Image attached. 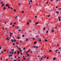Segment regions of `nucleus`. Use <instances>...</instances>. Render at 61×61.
<instances>
[{"label":"nucleus","mask_w":61,"mask_h":61,"mask_svg":"<svg viewBox=\"0 0 61 61\" xmlns=\"http://www.w3.org/2000/svg\"><path fill=\"white\" fill-rule=\"evenodd\" d=\"M61 16H58V18L59 19V20L60 21H61V19H60Z\"/></svg>","instance_id":"obj_1"},{"label":"nucleus","mask_w":61,"mask_h":61,"mask_svg":"<svg viewBox=\"0 0 61 61\" xmlns=\"http://www.w3.org/2000/svg\"><path fill=\"white\" fill-rule=\"evenodd\" d=\"M41 38H39V41H40V42H41Z\"/></svg>","instance_id":"obj_2"},{"label":"nucleus","mask_w":61,"mask_h":61,"mask_svg":"<svg viewBox=\"0 0 61 61\" xmlns=\"http://www.w3.org/2000/svg\"><path fill=\"white\" fill-rule=\"evenodd\" d=\"M20 54L19 51H17V55H19Z\"/></svg>","instance_id":"obj_3"},{"label":"nucleus","mask_w":61,"mask_h":61,"mask_svg":"<svg viewBox=\"0 0 61 61\" xmlns=\"http://www.w3.org/2000/svg\"><path fill=\"white\" fill-rule=\"evenodd\" d=\"M59 10L60 11H61V8L60 7L59 8Z\"/></svg>","instance_id":"obj_4"},{"label":"nucleus","mask_w":61,"mask_h":61,"mask_svg":"<svg viewBox=\"0 0 61 61\" xmlns=\"http://www.w3.org/2000/svg\"><path fill=\"white\" fill-rule=\"evenodd\" d=\"M12 33H10V37H12Z\"/></svg>","instance_id":"obj_5"},{"label":"nucleus","mask_w":61,"mask_h":61,"mask_svg":"<svg viewBox=\"0 0 61 61\" xmlns=\"http://www.w3.org/2000/svg\"><path fill=\"white\" fill-rule=\"evenodd\" d=\"M36 43H37V42L36 41H35L34 42V44H35V45L36 44Z\"/></svg>","instance_id":"obj_6"},{"label":"nucleus","mask_w":61,"mask_h":61,"mask_svg":"<svg viewBox=\"0 0 61 61\" xmlns=\"http://www.w3.org/2000/svg\"><path fill=\"white\" fill-rule=\"evenodd\" d=\"M17 17V16H16L15 17H14V18H15L16 19H17V18H16Z\"/></svg>","instance_id":"obj_7"},{"label":"nucleus","mask_w":61,"mask_h":61,"mask_svg":"<svg viewBox=\"0 0 61 61\" xmlns=\"http://www.w3.org/2000/svg\"><path fill=\"white\" fill-rule=\"evenodd\" d=\"M11 51H12V52H14V49H12L11 50Z\"/></svg>","instance_id":"obj_8"},{"label":"nucleus","mask_w":61,"mask_h":61,"mask_svg":"<svg viewBox=\"0 0 61 61\" xmlns=\"http://www.w3.org/2000/svg\"><path fill=\"white\" fill-rule=\"evenodd\" d=\"M0 3L1 5H2V4H3V1H1Z\"/></svg>","instance_id":"obj_9"},{"label":"nucleus","mask_w":61,"mask_h":61,"mask_svg":"<svg viewBox=\"0 0 61 61\" xmlns=\"http://www.w3.org/2000/svg\"><path fill=\"white\" fill-rule=\"evenodd\" d=\"M5 9H6V7H4L3 9V10H5Z\"/></svg>","instance_id":"obj_10"},{"label":"nucleus","mask_w":61,"mask_h":61,"mask_svg":"<svg viewBox=\"0 0 61 61\" xmlns=\"http://www.w3.org/2000/svg\"><path fill=\"white\" fill-rule=\"evenodd\" d=\"M6 6H8V4L6 5Z\"/></svg>","instance_id":"obj_11"},{"label":"nucleus","mask_w":61,"mask_h":61,"mask_svg":"<svg viewBox=\"0 0 61 61\" xmlns=\"http://www.w3.org/2000/svg\"><path fill=\"white\" fill-rule=\"evenodd\" d=\"M38 24V22H36V23H35V24L36 25H37V24Z\"/></svg>","instance_id":"obj_12"},{"label":"nucleus","mask_w":61,"mask_h":61,"mask_svg":"<svg viewBox=\"0 0 61 61\" xmlns=\"http://www.w3.org/2000/svg\"><path fill=\"white\" fill-rule=\"evenodd\" d=\"M12 45H13V46H15V43H13L12 44Z\"/></svg>","instance_id":"obj_13"},{"label":"nucleus","mask_w":61,"mask_h":61,"mask_svg":"<svg viewBox=\"0 0 61 61\" xmlns=\"http://www.w3.org/2000/svg\"><path fill=\"white\" fill-rule=\"evenodd\" d=\"M4 5H5L4 4H3L1 6V7H2V6H4Z\"/></svg>","instance_id":"obj_14"},{"label":"nucleus","mask_w":61,"mask_h":61,"mask_svg":"<svg viewBox=\"0 0 61 61\" xmlns=\"http://www.w3.org/2000/svg\"><path fill=\"white\" fill-rule=\"evenodd\" d=\"M6 51V49H5L4 50V52H5V51Z\"/></svg>","instance_id":"obj_15"},{"label":"nucleus","mask_w":61,"mask_h":61,"mask_svg":"<svg viewBox=\"0 0 61 61\" xmlns=\"http://www.w3.org/2000/svg\"><path fill=\"white\" fill-rule=\"evenodd\" d=\"M13 41L14 42H15L16 41V40H15V39H14Z\"/></svg>","instance_id":"obj_16"},{"label":"nucleus","mask_w":61,"mask_h":61,"mask_svg":"<svg viewBox=\"0 0 61 61\" xmlns=\"http://www.w3.org/2000/svg\"><path fill=\"white\" fill-rule=\"evenodd\" d=\"M11 41H12V43H13L14 42V41H13V40L11 39Z\"/></svg>","instance_id":"obj_17"},{"label":"nucleus","mask_w":61,"mask_h":61,"mask_svg":"<svg viewBox=\"0 0 61 61\" xmlns=\"http://www.w3.org/2000/svg\"><path fill=\"white\" fill-rule=\"evenodd\" d=\"M20 55L21 56H22V55H23V53H22V52H21V53H20Z\"/></svg>","instance_id":"obj_18"},{"label":"nucleus","mask_w":61,"mask_h":61,"mask_svg":"<svg viewBox=\"0 0 61 61\" xmlns=\"http://www.w3.org/2000/svg\"><path fill=\"white\" fill-rule=\"evenodd\" d=\"M7 53L9 52V49H7Z\"/></svg>","instance_id":"obj_19"},{"label":"nucleus","mask_w":61,"mask_h":61,"mask_svg":"<svg viewBox=\"0 0 61 61\" xmlns=\"http://www.w3.org/2000/svg\"><path fill=\"white\" fill-rule=\"evenodd\" d=\"M22 36L23 37H24V36H25L24 35V34L23 35H22Z\"/></svg>","instance_id":"obj_20"},{"label":"nucleus","mask_w":61,"mask_h":61,"mask_svg":"<svg viewBox=\"0 0 61 61\" xmlns=\"http://www.w3.org/2000/svg\"><path fill=\"white\" fill-rule=\"evenodd\" d=\"M47 16H48V17H50V15H48Z\"/></svg>","instance_id":"obj_21"},{"label":"nucleus","mask_w":61,"mask_h":61,"mask_svg":"<svg viewBox=\"0 0 61 61\" xmlns=\"http://www.w3.org/2000/svg\"><path fill=\"white\" fill-rule=\"evenodd\" d=\"M14 11H15H15H16V10H15V9H14Z\"/></svg>","instance_id":"obj_22"},{"label":"nucleus","mask_w":61,"mask_h":61,"mask_svg":"<svg viewBox=\"0 0 61 61\" xmlns=\"http://www.w3.org/2000/svg\"><path fill=\"white\" fill-rule=\"evenodd\" d=\"M45 41H46L47 42L48 41L47 40H45Z\"/></svg>","instance_id":"obj_23"},{"label":"nucleus","mask_w":61,"mask_h":61,"mask_svg":"<svg viewBox=\"0 0 61 61\" xmlns=\"http://www.w3.org/2000/svg\"><path fill=\"white\" fill-rule=\"evenodd\" d=\"M56 13L57 14H59V12H56Z\"/></svg>","instance_id":"obj_24"},{"label":"nucleus","mask_w":61,"mask_h":61,"mask_svg":"<svg viewBox=\"0 0 61 61\" xmlns=\"http://www.w3.org/2000/svg\"><path fill=\"white\" fill-rule=\"evenodd\" d=\"M9 38V37H8L7 38H6V39L7 40Z\"/></svg>","instance_id":"obj_25"},{"label":"nucleus","mask_w":61,"mask_h":61,"mask_svg":"<svg viewBox=\"0 0 61 61\" xmlns=\"http://www.w3.org/2000/svg\"><path fill=\"white\" fill-rule=\"evenodd\" d=\"M49 52H51V51H52L51 50H50L49 51Z\"/></svg>","instance_id":"obj_26"},{"label":"nucleus","mask_w":61,"mask_h":61,"mask_svg":"<svg viewBox=\"0 0 61 61\" xmlns=\"http://www.w3.org/2000/svg\"><path fill=\"white\" fill-rule=\"evenodd\" d=\"M28 40V39H26V41H27Z\"/></svg>","instance_id":"obj_27"},{"label":"nucleus","mask_w":61,"mask_h":61,"mask_svg":"<svg viewBox=\"0 0 61 61\" xmlns=\"http://www.w3.org/2000/svg\"><path fill=\"white\" fill-rule=\"evenodd\" d=\"M30 2H33V1H32V0H30Z\"/></svg>","instance_id":"obj_28"},{"label":"nucleus","mask_w":61,"mask_h":61,"mask_svg":"<svg viewBox=\"0 0 61 61\" xmlns=\"http://www.w3.org/2000/svg\"><path fill=\"white\" fill-rule=\"evenodd\" d=\"M41 60H43L42 58H41Z\"/></svg>","instance_id":"obj_29"},{"label":"nucleus","mask_w":61,"mask_h":61,"mask_svg":"<svg viewBox=\"0 0 61 61\" xmlns=\"http://www.w3.org/2000/svg\"><path fill=\"white\" fill-rule=\"evenodd\" d=\"M38 47V46H36V48L37 49Z\"/></svg>","instance_id":"obj_30"},{"label":"nucleus","mask_w":61,"mask_h":61,"mask_svg":"<svg viewBox=\"0 0 61 61\" xmlns=\"http://www.w3.org/2000/svg\"><path fill=\"white\" fill-rule=\"evenodd\" d=\"M9 53H10V54H11L12 53V52H11V51H10L9 52Z\"/></svg>","instance_id":"obj_31"},{"label":"nucleus","mask_w":61,"mask_h":61,"mask_svg":"<svg viewBox=\"0 0 61 61\" xmlns=\"http://www.w3.org/2000/svg\"><path fill=\"white\" fill-rule=\"evenodd\" d=\"M48 30H47L46 32V33H48Z\"/></svg>","instance_id":"obj_32"},{"label":"nucleus","mask_w":61,"mask_h":61,"mask_svg":"<svg viewBox=\"0 0 61 61\" xmlns=\"http://www.w3.org/2000/svg\"><path fill=\"white\" fill-rule=\"evenodd\" d=\"M55 58H53V60H55Z\"/></svg>","instance_id":"obj_33"},{"label":"nucleus","mask_w":61,"mask_h":61,"mask_svg":"<svg viewBox=\"0 0 61 61\" xmlns=\"http://www.w3.org/2000/svg\"><path fill=\"white\" fill-rule=\"evenodd\" d=\"M27 25H29V22H27Z\"/></svg>","instance_id":"obj_34"},{"label":"nucleus","mask_w":61,"mask_h":61,"mask_svg":"<svg viewBox=\"0 0 61 61\" xmlns=\"http://www.w3.org/2000/svg\"><path fill=\"white\" fill-rule=\"evenodd\" d=\"M22 13H24V11H22Z\"/></svg>","instance_id":"obj_35"},{"label":"nucleus","mask_w":61,"mask_h":61,"mask_svg":"<svg viewBox=\"0 0 61 61\" xmlns=\"http://www.w3.org/2000/svg\"><path fill=\"white\" fill-rule=\"evenodd\" d=\"M29 21L30 22V23H32V21H30V20H29Z\"/></svg>","instance_id":"obj_36"},{"label":"nucleus","mask_w":61,"mask_h":61,"mask_svg":"<svg viewBox=\"0 0 61 61\" xmlns=\"http://www.w3.org/2000/svg\"><path fill=\"white\" fill-rule=\"evenodd\" d=\"M15 25H12V26L13 27V26H15Z\"/></svg>","instance_id":"obj_37"},{"label":"nucleus","mask_w":61,"mask_h":61,"mask_svg":"<svg viewBox=\"0 0 61 61\" xmlns=\"http://www.w3.org/2000/svg\"><path fill=\"white\" fill-rule=\"evenodd\" d=\"M33 47H34V48H36V47L35 46H33Z\"/></svg>","instance_id":"obj_38"},{"label":"nucleus","mask_w":61,"mask_h":61,"mask_svg":"<svg viewBox=\"0 0 61 61\" xmlns=\"http://www.w3.org/2000/svg\"><path fill=\"white\" fill-rule=\"evenodd\" d=\"M46 59H49L48 57H47V58H46Z\"/></svg>","instance_id":"obj_39"},{"label":"nucleus","mask_w":61,"mask_h":61,"mask_svg":"<svg viewBox=\"0 0 61 61\" xmlns=\"http://www.w3.org/2000/svg\"><path fill=\"white\" fill-rule=\"evenodd\" d=\"M35 18H37V16H35Z\"/></svg>","instance_id":"obj_40"},{"label":"nucleus","mask_w":61,"mask_h":61,"mask_svg":"<svg viewBox=\"0 0 61 61\" xmlns=\"http://www.w3.org/2000/svg\"><path fill=\"white\" fill-rule=\"evenodd\" d=\"M19 50H20V49H21V48L20 47L19 48Z\"/></svg>","instance_id":"obj_41"},{"label":"nucleus","mask_w":61,"mask_h":61,"mask_svg":"<svg viewBox=\"0 0 61 61\" xmlns=\"http://www.w3.org/2000/svg\"><path fill=\"white\" fill-rule=\"evenodd\" d=\"M27 56H29V55L28 54H27Z\"/></svg>","instance_id":"obj_42"},{"label":"nucleus","mask_w":61,"mask_h":61,"mask_svg":"<svg viewBox=\"0 0 61 61\" xmlns=\"http://www.w3.org/2000/svg\"><path fill=\"white\" fill-rule=\"evenodd\" d=\"M16 24V22H14V24H15V25Z\"/></svg>","instance_id":"obj_43"},{"label":"nucleus","mask_w":61,"mask_h":61,"mask_svg":"<svg viewBox=\"0 0 61 61\" xmlns=\"http://www.w3.org/2000/svg\"><path fill=\"white\" fill-rule=\"evenodd\" d=\"M13 24L12 23H11L10 24V25H12Z\"/></svg>","instance_id":"obj_44"},{"label":"nucleus","mask_w":61,"mask_h":61,"mask_svg":"<svg viewBox=\"0 0 61 61\" xmlns=\"http://www.w3.org/2000/svg\"><path fill=\"white\" fill-rule=\"evenodd\" d=\"M30 52H31V53H33V52H32V51H30Z\"/></svg>","instance_id":"obj_45"},{"label":"nucleus","mask_w":61,"mask_h":61,"mask_svg":"<svg viewBox=\"0 0 61 61\" xmlns=\"http://www.w3.org/2000/svg\"><path fill=\"white\" fill-rule=\"evenodd\" d=\"M20 43H22V41H20Z\"/></svg>","instance_id":"obj_46"},{"label":"nucleus","mask_w":61,"mask_h":61,"mask_svg":"<svg viewBox=\"0 0 61 61\" xmlns=\"http://www.w3.org/2000/svg\"><path fill=\"white\" fill-rule=\"evenodd\" d=\"M19 44V43L18 42H16V44H17L18 45Z\"/></svg>","instance_id":"obj_47"},{"label":"nucleus","mask_w":61,"mask_h":61,"mask_svg":"<svg viewBox=\"0 0 61 61\" xmlns=\"http://www.w3.org/2000/svg\"><path fill=\"white\" fill-rule=\"evenodd\" d=\"M26 59V58H23L24 60H25V59Z\"/></svg>","instance_id":"obj_48"},{"label":"nucleus","mask_w":61,"mask_h":61,"mask_svg":"<svg viewBox=\"0 0 61 61\" xmlns=\"http://www.w3.org/2000/svg\"><path fill=\"white\" fill-rule=\"evenodd\" d=\"M30 8H31V5H30Z\"/></svg>","instance_id":"obj_49"},{"label":"nucleus","mask_w":61,"mask_h":61,"mask_svg":"<svg viewBox=\"0 0 61 61\" xmlns=\"http://www.w3.org/2000/svg\"><path fill=\"white\" fill-rule=\"evenodd\" d=\"M35 38H33V40H35Z\"/></svg>","instance_id":"obj_50"},{"label":"nucleus","mask_w":61,"mask_h":61,"mask_svg":"<svg viewBox=\"0 0 61 61\" xmlns=\"http://www.w3.org/2000/svg\"><path fill=\"white\" fill-rule=\"evenodd\" d=\"M8 56H9V57H10V56L9 55H8Z\"/></svg>","instance_id":"obj_51"},{"label":"nucleus","mask_w":61,"mask_h":61,"mask_svg":"<svg viewBox=\"0 0 61 61\" xmlns=\"http://www.w3.org/2000/svg\"><path fill=\"white\" fill-rule=\"evenodd\" d=\"M20 52H21V51H22V50H20Z\"/></svg>","instance_id":"obj_52"},{"label":"nucleus","mask_w":61,"mask_h":61,"mask_svg":"<svg viewBox=\"0 0 61 61\" xmlns=\"http://www.w3.org/2000/svg\"><path fill=\"white\" fill-rule=\"evenodd\" d=\"M14 54H16V51H15V52H14Z\"/></svg>","instance_id":"obj_53"},{"label":"nucleus","mask_w":61,"mask_h":61,"mask_svg":"<svg viewBox=\"0 0 61 61\" xmlns=\"http://www.w3.org/2000/svg\"><path fill=\"white\" fill-rule=\"evenodd\" d=\"M6 61H8V59H7L6 60Z\"/></svg>","instance_id":"obj_54"},{"label":"nucleus","mask_w":61,"mask_h":61,"mask_svg":"<svg viewBox=\"0 0 61 61\" xmlns=\"http://www.w3.org/2000/svg\"><path fill=\"white\" fill-rule=\"evenodd\" d=\"M23 58H24L25 56H23Z\"/></svg>","instance_id":"obj_55"},{"label":"nucleus","mask_w":61,"mask_h":61,"mask_svg":"<svg viewBox=\"0 0 61 61\" xmlns=\"http://www.w3.org/2000/svg\"><path fill=\"white\" fill-rule=\"evenodd\" d=\"M10 56H12V54H10Z\"/></svg>","instance_id":"obj_56"},{"label":"nucleus","mask_w":61,"mask_h":61,"mask_svg":"<svg viewBox=\"0 0 61 61\" xmlns=\"http://www.w3.org/2000/svg\"><path fill=\"white\" fill-rule=\"evenodd\" d=\"M17 61L16 60H14V61Z\"/></svg>","instance_id":"obj_57"},{"label":"nucleus","mask_w":61,"mask_h":61,"mask_svg":"<svg viewBox=\"0 0 61 61\" xmlns=\"http://www.w3.org/2000/svg\"><path fill=\"white\" fill-rule=\"evenodd\" d=\"M56 52H57V51H58V50H56Z\"/></svg>","instance_id":"obj_58"},{"label":"nucleus","mask_w":61,"mask_h":61,"mask_svg":"<svg viewBox=\"0 0 61 61\" xmlns=\"http://www.w3.org/2000/svg\"><path fill=\"white\" fill-rule=\"evenodd\" d=\"M52 32H54V30H52Z\"/></svg>","instance_id":"obj_59"},{"label":"nucleus","mask_w":61,"mask_h":61,"mask_svg":"<svg viewBox=\"0 0 61 61\" xmlns=\"http://www.w3.org/2000/svg\"><path fill=\"white\" fill-rule=\"evenodd\" d=\"M56 8H58V6H56Z\"/></svg>","instance_id":"obj_60"},{"label":"nucleus","mask_w":61,"mask_h":61,"mask_svg":"<svg viewBox=\"0 0 61 61\" xmlns=\"http://www.w3.org/2000/svg\"><path fill=\"white\" fill-rule=\"evenodd\" d=\"M25 48H24L23 49V50H25Z\"/></svg>","instance_id":"obj_61"},{"label":"nucleus","mask_w":61,"mask_h":61,"mask_svg":"<svg viewBox=\"0 0 61 61\" xmlns=\"http://www.w3.org/2000/svg\"><path fill=\"white\" fill-rule=\"evenodd\" d=\"M28 51L29 52H30V50L29 49L28 50Z\"/></svg>","instance_id":"obj_62"},{"label":"nucleus","mask_w":61,"mask_h":61,"mask_svg":"<svg viewBox=\"0 0 61 61\" xmlns=\"http://www.w3.org/2000/svg\"><path fill=\"white\" fill-rule=\"evenodd\" d=\"M20 58V57H18V58Z\"/></svg>","instance_id":"obj_63"},{"label":"nucleus","mask_w":61,"mask_h":61,"mask_svg":"<svg viewBox=\"0 0 61 61\" xmlns=\"http://www.w3.org/2000/svg\"><path fill=\"white\" fill-rule=\"evenodd\" d=\"M20 31H21V30H19V32H20Z\"/></svg>","instance_id":"obj_64"}]
</instances>
